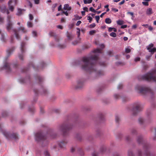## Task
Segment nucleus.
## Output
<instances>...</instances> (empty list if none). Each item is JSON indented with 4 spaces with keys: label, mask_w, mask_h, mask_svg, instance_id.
Returning <instances> with one entry per match:
<instances>
[{
    "label": "nucleus",
    "mask_w": 156,
    "mask_h": 156,
    "mask_svg": "<svg viewBox=\"0 0 156 156\" xmlns=\"http://www.w3.org/2000/svg\"><path fill=\"white\" fill-rule=\"evenodd\" d=\"M98 59L97 54L83 57L82 61L83 64L82 66V69L96 76H101L104 75V72L103 71L100 70L97 71L96 69V64L98 62Z\"/></svg>",
    "instance_id": "f257e3e1"
},
{
    "label": "nucleus",
    "mask_w": 156,
    "mask_h": 156,
    "mask_svg": "<svg viewBox=\"0 0 156 156\" xmlns=\"http://www.w3.org/2000/svg\"><path fill=\"white\" fill-rule=\"evenodd\" d=\"M136 140L139 144H141L142 145L144 151V154L146 156H151L149 151L150 148V146L148 143L143 141L142 137L141 136H138Z\"/></svg>",
    "instance_id": "f03ea898"
},
{
    "label": "nucleus",
    "mask_w": 156,
    "mask_h": 156,
    "mask_svg": "<svg viewBox=\"0 0 156 156\" xmlns=\"http://www.w3.org/2000/svg\"><path fill=\"white\" fill-rule=\"evenodd\" d=\"M11 18V16H10L9 15L7 16L8 23L6 25L7 30L9 32H10L11 31L14 33L15 35L16 38L17 39H18L20 38V37L19 36V34L18 33L17 30L12 28L13 23L10 20Z\"/></svg>",
    "instance_id": "7ed1b4c3"
},
{
    "label": "nucleus",
    "mask_w": 156,
    "mask_h": 156,
    "mask_svg": "<svg viewBox=\"0 0 156 156\" xmlns=\"http://www.w3.org/2000/svg\"><path fill=\"white\" fill-rule=\"evenodd\" d=\"M135 89L136 90H138L140 93L142 94L149 93L151 95L153 94V91L149 88L148 87L137 85L136 86Z\"/></svg>",
    "instance_id": "20e7f679"
},
{
    "label": "nucleus",
    "mask_w": 156,
    "mask_h": 156,
    "mask_svg": "<svg viewBox=\"0 0 156 156\" xmlns=\"http://www.w3.org/2000/svg\"><path fill=\"white\" fill-rule=\"evenodd\" d=\"M142 80L147 81H153L156 82V76H154V73H149L141 76Z\"/></svg>",
    "instance_id": "39448f33"
},
{
    "label": "nucleus",
    "mask_w": 156,
    "mask_h": 156,
    "mask_svg": "<svg viewBox=\"0 0 156 156\" xmlns=\"http://www.w3.org/2000/svg\"><path fill=\"white\" fill-rule=\"evenodd\" d=\"M0 131H1L4 136L7 139L13 138L14 139H17L18 138V135L15 133L12 134L10 133L7 132L6 131H4L2 129V126L0 124Z\"/></svg>",
    "instance_id": "423d86ee"
},
{
    "label": "nucleus",
    "mask_w": 156,
    "mask_h": 156,
    "mask_svg": "<svg viewBox=\"0 0 156 156\" xmlns=\"http://www.w3.org/2000/svg\"><path fill=\"white\" fill-rule=\"evenodd\" d=\"M142 106L140 103H135L133 105L132 110L133 115H136L142 111Z\"/></svg>",
    "instance_id": "0eeeda50"
},
{
    "label": "nucleus",
    "mask_w": 156,
    "mask_h": 156,
    "mask_svg": "<svg viewBox=\"0 0 156 156\" xmlns=\"http://www.w3.org/2000/svg\"><path fill=\"white\" fill-rule=\"evenodd\" d=\"M71 127V125L68 123H64L60 126L59 129L63 132L64 135H66Z\"/></svg>",
    "instance_id": "6e6552de"
},
{
    "label": "nucleus",
    "mask_w": 156,
    "mask_h": 156,
    "mask_svg": "<svg viewBox=\"0 0 156 156\" xmlns=\"http://www.w3.org/2000/svg\"><path fill=\"white\" fill-rule=\"evenodd\" d=\"M35 140L36 141H44L47 139V137L45 136L41 131H39L36 133L35 135Z\"/></svg>",
    "instance_id": "1a4fd4ad"
},
{
    "label": "nucleus",
    "mask_w": 156,
    "mask_h": 156,
    "mask_svg": "<svg viewBox=\"0 0 156 156\" xmlns=\"http://www.w3.org/2000/svg\"><path fill=\"white\" fill-rule=\"evenodd\" d=\"M25 46V43L24 42H22L21 45L20 49L22 53V54H19L18 55L19 58L21 60H23V54L24 52V48Z\"/></svg>",
    "instance_id": "9d476101"
},
{
    "label": "nucleus",
    "mask_w": 156,
    "mask_h": 156,
    "mask_svg": "<svg viewBox=\"0 0 156 156\" xmlns=\"http://www.w3.org/2000/svg\"><path fill=\"white\" fill-rule=\"evenodd\" d=\"M84 81L82 80H79L78 81L76 87V88L80 89L81 88L83 85Z\"/></svg>",
    "instance_id": "9b49d317"
},
{
    "label": "nucleus",
    "mask_w": 156,
    "mask_h": 156,
    "mask_svg": "<svg viewBox=\"0 0 156 156\" xmlns=\"http://www.w3.org/2000/svg\"><path fill=\"white\" fill-rule=\"evenodd\" d=\"M152 133L153 134L152 136L153 140H156V129L155 127H152L151 129Z\"/></svg>",
    "instance_id": "f8f14e48"
},
{
    "label": "nucleus",
    "mask_w": 156,
    "mask_h": 156,
    "mask_svg": "<svg viewBox=\"0 0 156 156\" xmlns=\"http://www.w3.org/2000/svg\"><path fill=\"white\" fill-rule=\"evenodd\" d=\"M10 63L6 62L5 63L3 67L4 68L6 69L8 72H9L11 71V69L10 68Z\"/></svg>",
    "instance_id": "ddd939ff"
},
{
    "label": "nucleus",
    "mask_w": 156,
    "mask_h": 156,
    "mask_svg": "<svg viewBox=\"0 0 156 156\" xmlns=\"http://www.w3.org/2000/svg\"><path fill=\"white\" fill-rule=\"evenodd\" d=\"M1 12L3 13L6 12L7 14L9 13V11L8 9H6V6L5 5H3L2 6L1 8Z\"/></svg>",
    "instance_id": "4468645a"
},
{
    "label": "nucleus",
    "mask_w": 156,
    "mask_h": 156,
    "mask_svg": "<svg viewBox=\"0 0 156 156\" xmlns=\"http://www.w3.org/2000/svg\"><path fill=\"white\" fill-rule=\"evenodd\" d=\"M15 50V48L12 47L10 48H9L7 50V55L8 56L10 55L13 52L14 50Z\"/></svg>",
    "instance_id": "2eb2a0df"
},
{
    "label": "nucleus",
    "mask_w": 156,
    "mask_h": 156,
    "mask_svg": "<svg viewBox=\"0 0 156 156\" xmlns=\"http://www.w3.org/2000/svg\"><path fill=\"white\" fill-rule=\"evenodd\" d=\"M12 2V0H10L8 2V7L9 10L11 11H13L14 8L12 5H11V4Z\"/></svg>",
    "instance_id": "dca6fc26"
},
{
    "label": "nucleus",
    "mask_w": 156,
    "mask_h": 156,
    "mask_svg": "<svg viewBox=\"0 0 156 156\" xmlns=\"http://www.w3.org/2000/svg\"><path fill=\"white\" fill-rule=\"evenodd\" d=\"M67 143V141L65 140H63L61 141L60 142L58 143V145L59 146L61 147L62 148L63 147L64 145L66 144Z\"/></svg>",
    "instance_id": "f3484780"
},
{
    "label": "nucleus",
    "mask_w": 156,
    "mask_h": 156,
    "mask_svg": "<svg viewBox=\"0 0 156 156\" xmlns=\"http://www.w3.org/2000/svg\"><path fill=\"white\" fill-rule=\"evenodd\" d=\"M146 14L148 15H150L153 13V10L152 8H149L147 9L146 12Z\"/></svg>",
    "instance_id": "a211bd4d"
},
{
    "label": "nucleus",
    "mask_w": 156,
    "mask_h": 156,
    "mask_svg": "<svg viewBox=\"0 0 156 156\" xmlns=\"http://www.w3.org/2000/svg\"><path fill=\"white\" fill-rule=\"evenodd\" d=\"M63 9L65 10L69 11L71 10V8L69 6V5L68 4H66L64 5Z\"/></svg>",
    "instance_id": "6ab92c4d"
},
{
    "label": "nucleus",
    "mask_w": 156,
    "mask_h": 156,
    "mask_svg": "<svg viewBox=\"0 0 156 156\" xmlns=\"http://www.w3.org/2000/svg\"><path fill=\"white\" fill-rule=\"evenodd\" d=\"M18 31L21 30L23 33H25L27 32V30H25L24 28L23 27H20L18 29Z\"/></svg>",
    "instance_id": "aec40b11"
},
{
    "label": "nucleus",
    "mask_w": 156,
    "mask_h": 156,
    "mask_svg": "<svg viewBox=\"0 0 156 156\" xmlns=\"http://www.w3.org/2000/svg\"><path fill=\"white\" fill-rule=\"evenodd\" d=\"M93 52L95 53H101V50L99 48H97L94 50Z\"/></svg>",
    "instance_id": "412c9836"
},
{
    "label": "nucleus",
    "mask_w": 156,
    "mask_h": 156,
    "mask_svg": "<svg viewBox=\"0 0 156 156\" xmlns=\"http://www.w3.org/2000/svg\"><path fill=\"white\" fill-rule=\"evenodd\" d=\"M149 51L151 52V55H153L154 52H156V48H154L151 49Z\"/></svg>",
    "instance_id": "4be33fe9"
},
{
    "label": "nucleus",
    "mask_w": 156,
    "mask_h": 156,
    "mask_svg": "<svg viewBox=\"0 0 156 156\" xmlns=\"http://www.w3.org/2000/svg\"><path fill=\"white\" fill-rule=\"evenodd\" d=\"M23 10V9H18L17 12L16 14L18 16H20L22 15V11Z\"/></svg>",
    "instance_id": "5701e85b"
},
{
    "label": "nucleus",
    "mask_w": 156,
    "mask_h": 156,
    "mask_svg": "<svg viewBox=\"0 0 156 156\" xmlns=\"http://www.w3.org/2000/svg\"><path fill=\"white\" fill-rule=\"evenodd\" d=\"M153 46L154 44L152 43H151L147 46V50H148L149 51L150 50L152 49L151 48H153Z\"/></svg>",
    "instance_id": "b1692460"
},
{
    "label": "nucleus",
    "mask_w": 156,
    "mask_h": 156,
    "mask_svg": "<svg viewBox=\"0 0 156 156\" xmlns=\"http://www.w3.org/2000/svg\"><path fill=\"white\" fill-rule=\"evenodd\" d=\"M113 31L114 32H116L117 31L116 29L115 28L109 27L108 31L109 32Z\"/></svg>",
    "instance_id": "393cba45"
},
{
    "label": "nucleus",
    "mask_w": 156,
    "mask_h": 156,
    "mask_svg": "<svg viewBox=\"0 0 156 156\" xmlns=\"http://www.w3.org/2000/svg\"><path fill=\"white\" fill-rule=\"evenodd\" d=\"M130 133L131 135H135L136 133V131L135 129H132L131 130Z\"/></svg>",
    "instance_id": "a878e982"
},
{
    "label": "nucleus",
    "mask_w": 156,
    "mask_h": 156,
    "mask_svg": "<svg viewBox=\"0 0 156 156\" xmlns=\"http://www.w3.org/2000/svg\"><path fill=\"white\" fill-rule=\"evenodd\" d=\"M105 22L107 24H110L111 23V20L109 18H107L105 19Z\"/></svg>",
    "instance_id": "bb28decb"
},
{
    "label": "nucleus",
    "mask_w": 156,
    "mask_h": 156,
    "mask_svg": "<svg viewBox=\"0 0 156 156\" xmlns=\"http://www.w3.org/2000/svg\"><path fill=\"white\" fill-rule=\"evenodd\" d=\"M83 1L84 4H90L92 2V0H83Z\"/></svg>",
    "instance_id": "cd10ccee"
},
{
    "label": "nucleus",
    "mask_w": 156,
    "mask_h": 156,
    "mask_svg": "<svg viewBox=\"0 0 156 156\" xmlns=\"http://www.w3.org/2000/svg\"><path fill=\"white\" fill-rule=\"evenodd\" d=\"M139 122L140 124H143L144 122V119L142 118H140L138 119Z\"/></svg>",
    "instance_id": "c85d7f7f"
},
{
    "label": "nucleus",
    "mask_w": 156,
    "mask_h": 156,
    "mask_svg": "<svg viewBox=\"0 0 156 156\" xmlns=\"http://www.w3.org/2000/svg\"><path fill=\"white\" fill-rule=\"evenodd\" d=\"M58 47L60 49H62L66 47V45L63 44H59L58 45Z\"/></svg>",
    "instance_id": "c756f323"
},
{
    "label": "nucleus",
    "mask_w": 156,
    "mask_h": 156,
    "mask_svg": "<svg viewBox=\"0 0 156 156\" xmlns=\"http://www.w3.org/2000/svg\"><path fill=\"white\" fill-rule=\"evenodd\" d=\"M117 23L118 25H121L123 24L124 22L123 21L119 20L117 21Z\"/></svg>",
    "instance_id": "7c9ffc66"
},
{
    "label": "nucleus",
    "mask_w": 156,
    "mask_h": 156,
    "mask_svg": "<svg viewBox=\"0 0 156 156\" xmlns=\"http://www.w3.org/2000/svg\"><path fill=\"white\" fill-rule=\"evenodd\" d=\"M128 156H134V154H133L131 151L129 150L128 152Z\"/></svg>",
    "instance_id": "2f4dec72"
},
{
    "label": "nucleus",
    "mask_w": 156,
    "mask_h": 156,
    "mask_svg": "<svg viewBox=\"0 0 156 156\" xmlns=\"http://www.w3.org/2000/svg\"><path fill=\"white\" fill-rule=\"evenodd\" d=\"M27 25L28 27H32L33 25L31 22H28L27 23Z\"/></svg>",
    "instance_id": "473e14b6"
},
{
    "label": "nucleus",
    "mask_w": 156,
    "mask_h": 156,
    "mask_svg": "<svg viewBox=\"0 0 156 156\" xmlns=\"http://www.w3.org/2000/svg\"><path fill=\"white\" fill-rule=\"evenodd\" d=\"M99 64L100 66H105L106 65V63L105 62H99Z\"/></svg>",
    "instance_id": "72a5a7b5"
},
{
    "label": "nucleus",
    "mask_w": 156,
    "mask_h": 156,
    "mask_svg": "<svg viewBox=\"0 0 156 156\" xmlns=\"http://www.w3.org/2000/svg\"><path fill=\"white\" fill-rule=\"evenodd\" d=\"M110 35L113 37H115L116 36V34L114 32H112L110 34Z\"/></svg>",
    "instance_id": "f704fd0d"
},
{
    "label": "nucleus",
    "mask_w": 156,
    "mask_h": 156,
    "mask_svg": "<svg viewBox=\"0 0 156 156\" xmlns=\"http://www.w3.org/2000/svg\"><path fill=\"white\" fill-rule=\"evenodd\" d=\"M76 29L77 30V31L76 32V34L77 35L78 37H79L80 35V28H77Z\"/></svg>",
    "instance_id": "c9c22d12"
},
{
    "label": "nucleus",
    "mask_w": 156,
    "mask_h": 156,
    "mask_svg": "<svg viewBox=\"0 0 156 156\" xmlns=\"http://www.w3.org/2000/svg\"><path fill=\"white\" fill-rule=\"evenodd\" d=\"M57 4L56 3L53 4L52 5V9L53 11H54L55 8L57 6Z\"/></svg>",
    "instance_id": "e433bc0d"
},
{
    "label": "nucleus",
    "mask_w": 156,
    "mask_h": 156,
    "mask_svg": "<svg viewBox=\"0 0 156 156\" xmlns=\"http://www.w3.org/2000/svg\"><path fill=\"white\" fill-rule=\"evenodd\" d=\"M108 54L110 56H111L113 55V52L112 51H109L108 52Z\"/></svg>",
    "instance_id": "4c0bfd02"
},
{
    "label": "nucleus",
    "mask_w": 156,
    "mask_h": 156,
    "mask_svg": "<svg viewBox=\"0 0 156 156\" xmlns=\"http://www.w3.org/2000/svg\"><path fill=\"white\" fill-rule=\"evenodd\" d=\"M115 120L116 123H118L119 121L120 120V119L118 116L116 115L115 116Z\"/></svg>",
    "instance_id": "58836bf2"
},
{
    "label": "nucleus",
    "mask_w": 156,
    "mask_h": 156,
    "mask_svg": "<svg viewBox=\"0 0 156 156\" xmlns=\"http://www.w3.org/2000/svg\"><path fill=\"white\" fill-rule=\"evenodd\" d=\"M37 79L38 80L39 82L41 83L42 81L43 78H42L41 76H37Z\"/></svg>",
    "instance_id": "ea45409f"
},
{
    "label": "nucleus",
    "mask_w": 156,
    "mask_h": 156,
    "mask_svg": "<svg viewBox=\"0 0 156 156\" xmlns=\"http://www.w3.org/2000/svg\"><path fill=\"white\" fill-rule=\"evenodd\" d=\"M42 90L44 94H46L48 93V91L45 89L43 87Z\"/></svg>",
    "instance_id": "a19ab883"
},
{
    "label": "nucleus",
    "mask_w": 156,
    "mask_h": 156,
    "mask_svg": "<svg viewBox=\"0 0 156 156\" xmlns=\"http://www.w3.org/2000/svg\"><path fill=\"white\" fill-rule=\"evenodd\" d=\"M106 147H103L101 148L100 151L102 152L103 153L106 150Z\"/></svg>",
    "instance_id": "79ce46f5"
},
{
    "label": "nucleus",
    "mask_w": 156,
    "mask_h": 156,
    "mask_svg": "<svg viewBox=\"0 0 156 156\" xmlns=\"http://www.w3.org/2000/svg\"><path fill=\"white\" fill-rule=\"evenodd\" d=\"M89 10L91 12H93L94 13L96 12H97V11L92 7H90V8Z\"/></svg>",
    "instance_id": "37998d69"
},
{
    "label": "nucleus",
    "mask_w": 156,
    "mask_h": 156,
    "mask_svg": "<svg viewBox=\"0 0 156 156\" xmlns=\"http://www.w3.org/2000/svg\"><path fill=\"white\" fill-rule=\"evenodd\" d=\"M142 4L145 6H147L149 5L148 2H142Z\"/></svg>",
    "instance_id": "c03bdc74"
},
{
    "label": "nucleus",
    "mask_w": 156,
    "mask_h": 156,
    "mask_svg": "<svg viewBox=\"0 0 156 156\" xmlns=\"http://www.w3.org/2000/svg\"><path fill=\"white\" fill-rule=\"evenodd\" d=\"M95 20H96L97 22V23H98V21H99V19H100V17H99V16H96L95 17Z\"/></svg>",
    "instance_id": "a18cd8bd"
},
{
    "label": "nucleus",
    "mask_w": 156,
    "mask_h": 156,
    "mask_svg": "<svg viewBox=\"0 0 156 156\" xmlns=\"http://www.w3.org/2000/svg\"><path fill=\"white\" fill-rule=\"evenodd\" d=\"M131 51V50L129 48H127L125 49V52L126 53H129Z\"/></svg>",
    "instance_id": "49530a36"
},
{
    "label": "nucleus",
    "mask_w": 156,
    "mask_h": 156,
    "mask_svg": "<svg viewBox=\"0 0 156 156\" xmlns=\"http://www.w3.org/2000/svg\"><path fill=\"white\" fill-rule=\"evenodd\" d=\"M29 66L30 67H32L34 69H35V67L34 66V64L32 62H31L29 63Z\"/></svg>",
    "instance_id": "de8ad7c7"
},
{
    "label": "nucleus",
    "mask_w": 156,
    "mask_h": 156,
    "mask_svg": "<svg viewBox=\"0 0 156 156\" xmlns=\"http://www.w3.org/2000/svg\"><path fill=\"white\" fill-rule=\"evenodd\" d=\"M49 35L51 36H55V34L54 33V32L52 31H50L49 32Z\"/></svg>",
    "instance_id": "09e8293b"
},
{
    "label": "nucleus",
    "mask_w": 156,
    "mask_h": 156,
    "mask_svg": "<svg viewBox=\"0 0 156 156\" xmlns=\"http://www.w3.org/2000/svg\"><path fill=\"white\" fill-rule=\"evenodd\" d=\"M76 137L78 140H80L81 139V136L80 134H77L76 135Z\"/></svg>",
    "instance_id": "8fccbe9b"
},
{
    "label": "nucleus",
    "mask_w": 156,
    "mask_h": 156,
    "mask_svg": "<svg viewBox=\"0 0 156 156\" xmlns=\"http://www.w3.org/2000/svg\"><path fill=\"white\" fill-rule=\"evenodd\" d=\"M1 37H1L2 40L4 42L5 41V36L3 35V34H1Z\"/></svg>",
    "instance_id": "3c124183"
},
{
    "label": "nucleus",
    "mask_w": 156,
    "mask_h": 156,
    "mask_svg": "<svg viewBox=\"0 0 156 156\" xmlns=\"http://www.w3.org/2000/svg\"><path fill=\"white\" fill-rule=\"evenodd\" d=\"M95 31L94 30H92L90 31L89 32V34L90 35H93L95 34Z\"/></svg>",
    "instance_id": "603ef678"
},
{
    "label": "nucleus",
    "mask_w": 156,
    "mask_h": 156,
    "mask_svg": "<svg viewBox=\"0 0 156 156\" xmlns=\"http://www.w3.org/2000/svg\"><path fill=\"white\" fill-rule=\"evenodd\" d=\"M87 19L88 20H89V22L90 23L92 21V18L90 16H88L87 17Z\"/></svg>",
    "instance_id": "864d4df0"
},
{
    "label": "nucleus",
    "mask_w": 156,
    "mask_h": 156,
    "mask_svg": "<svg viewBox=\"0 0 156 156\" xmlns=\"http://www.w3.org/2000/svg\"><path fill=\"white\" fill-rule=\"evenodd\" d=\"M74 16L75 17V18L76 20H80L81 19V17H79L78 15H75Z\"/></svg>",
    "instance_id": "5fc2aeb1"
},
{
    "label": "nucleus",
    "mask_w": 156,
    "mask_h": 156,
    "mask_svg": "<svg viewBox=\"0 0 156 156\" xmlns=\"http://www.w3.org/2000/svg\"><path fill=\"white\" fill-rule=\"evenodd\" d=\"M8 115V113L6 112H4L2 114V116L3 117H5L6 116H7Z\"/></svg>",
    "instance_id": "6e6d98bb"
},
{
    "label": "nucleus",
    "mask_w": 156,
    "mask_h": 156,
    "mask_svg": "<svg viewBox=\"0 0 156 156\" xmlns=\"http://www.w3.org/2000/svg\"><path fill=\"white\" fill-rule=\"evenodd\" d=\"M96 25L95 23H93L92 24H91L90 25V28H94L95 27Z\"/></svg>",
    "instance_id": "4d7b16f0"
},
{
    "label": "nucleus",
    "mask_w": 156,
    "mask_h": 156,
    "mask_svg": "<svg viewBox=\"0 0 156 156\" xmlns=\"http://www.w3.org/2000/svg\"><path fill=\"white\" fill-rule=\"evenodd\" d=\"M29 18L30 20H33L34 17L31 14H29Z\"/></svg>",
    "instance_id": "13d9d810"
},
{
    "label": "nucleus",
    "mask_w": 156,
    "mask_h": 156,
    "mask_svg": "<svg viewBox=\"0 0 156 156\" xmlns=\"http://www.w3.org/2000/svg\"><path fill=\"white\" fill-rule=\"evenodd\" d=\"M44 154L45 156H49V154L48 152L47 151H46L44 152Z\"/></svg>",
    "instance_id": "bf43d9fd"
},
{
    "label": "nucleus",
    "mask_w": 156,
    "mask_h": 156,
    "mask_svg": "<svg viewBox=\"0 0 156 156\" xmlns=\"http://www.w3.org/2000/svg\"><path fill=\"white\" fill-rule=\"evenodd\" d=\"M138 156H142V154L141 151L140 150H138Z\"/></svg>",
    "instance_id": "052dcab7"
},
{
    "label": "nucleus",
    "mask_w": 156,
    "mask_h": 156,
    "mask_svg": "<svg viewBox=\"0 0 156 156\" xmlns=\"http://www.w3.org/2000/svg\"><path fill=\"white\" fill-rule=\"evenodd\" d=\"M122 87V85L121 84H120L118 86V89H121Z\"/></svg>",
    "instance_id": "680f3d73"
},
{
    "label": "nucleus",
    "mask_w": 156,
    "mask_h": 156,
    "mask_svg": "<svg viewBox=\"0 0 156 156\" xmlns=\"http://www.w3.org/2000/svg\"><path fill=\"white\" fill-rule=\"evenodd\" d=\"M114 98L116 99H118L119 98L120 96L118 94H115L114 95Z\"/></svg>",
    "instance_id": "e2e57ef3"
},
{
    "label": "nucleus",
    "mask_w": 156,
    "mask_h": 156,
    "mask_svg": "<svg viewBox=\"0 0 156 156\" xmlns=\"http://www.w3.org/2000/svg\"><path fill=\"white\" fill-rule=\"evenodd\" d=\"M112 10L114 11L115 12H116L118 11V9L113 8L112 9Z\"/></svg>",
    "instance_id": "0e129e2a"
},
{
    "label": "nucleus",
    "mask_w": 156,
    "mask_h": 156,
    "mask_svg": "<svg viewBox=\"0 0 156 156\" xmlns=\"http://www.w3.org/2000/svg\"><path fill=\"white\" fill-rule=\"evenodd\" d=\"M29 111H30V112H33L34 111V109L33 108H29Z\"/></svg>",
    "instance_id": "69168bd1"
},
{
    "label": "nucleus",
    "mask_w": 156,
    "mask_h": 156,
    "mask_svg": "<svg viewBox=\"0 0 156 156\" xmlns=\"http://www.w3.org/2000/svg\"><path fill=\"white\" fill-rule=\"evenodd\" d=\"M127 25H124L121 26V28L122 29H124L127 27Z\"/></svg>",
    "instance_id": "338daca9"
},
{
    "label": "nucleus",
    "mask_w": 156,
    "mask_h": 156,
    "mask_svg": "<svg viewBox=\"0 0 156 156\" xmlns=\"http://www.w3.org/2000/svg\"><path fill=\"white\" fill-rule=\"evenodd\" d=\"M81 23V21L79 20L78 21L77 23H76V26H78L80 23Z\"/></svg>",
    "instance_id": "774afa93"
}]
</instances>
